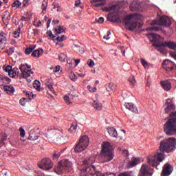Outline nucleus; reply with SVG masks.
Wrapping results in <instances>:
<instances>
[{
	"label": "nucleus",
	"instance_id": "38",
	"mask_svg": "<svg viewBox=\"0 0 176 176\" xmlns=\"http://www.w3.org/2000/svg\"><path fill=\"white\" fill-rule=\"evenodd\" d=\"M8 140V136L6 135H0V146H2L5 144L3 141H6Z\"/></svg>",
	"mask_w": 176,
	"mask_h": 176
},
{
	"label": "nucleus",
	"instance_id": "24",
	"mask_svg": "<svg viewBox=\"0 0 176 176\" xmlns=\"http://www.w3.org/2000/svg\"><path fill=\"white\" fill-rule=\"evenodd\" d=\"M106 12H113L116 13L119 10V7L116 5H113L111 6H108L104 8Z\"/></svg>",
	"mask_w": 176,
	"mask_h": 176
},
{
	"label": "nucleus",
	"instance_id": "2",
	"mask_svg": "<svg viewBox=\"0 0 176 176\" xmlns=\"http://www.w3.org/2000/svg\"><path fill=\"white\" fill-rule=\"evenodd\" d=\"M170 99H167V106L165 108V113H169L170 117L164 124V133L166 135H175L176 134V111L175 105L173 102H168Z\"/></svg>",
	"mask_w": 176,
	"mask_h": 176
},
{
	"label": "nucleus",
	"instance_id": "55",
	"mask_svg": "<svg viewBox=\"0 0 176 176\" xmlns=\"http://www.w3.org/2000/svg\"><path fill=\"white\" fill-rule=\"evenodd\" d=\"M47 86L49 90H50V91H52V93L56 92V91H54V88L53 87V85H52V84H48Z\"/></svg>",
	"mask_w": 176,
	"mask_h": 176
},
{
	"label": "nucleus",
	"instance_id": "35",
	"mask_svg": "<svg viewBox=\"0 0 176 176\" xmlns=\"http://www.w3.org/2000/svg\"><path fill=\"white\" fill-rule=\"evenodd\" d=\"M131 12H137L138 10V5L134 3V1L129 6Z\"/></svg>",
	"mask_w": 176,
	"mask_h": 176
},
{
	"label": "nucleus",
	"instance_id": "23",
	"mask_svg": "<svg viewBox=\"0 0 176 176\" xmlns=\"http://www.w3.org/2000/svg\"><path fill=\"white\" fill-rule=\"evenodd\" d=\"M107 131L109 133L111 137H113L114 138H118V131L113 127H110L107 129Z\"/></svg>",
	"mask_w": 176,
	"mask_h": 176
},
{
	"label": "nucleus",
	"instance_id": "57",
	"mask_svg": "<svg viewBox=\"0 0 176 176\" xmlns=\"http://www.w3.org/2000/svg\"><path fill=\"white\" fill-rule=\"evenodd\" d=\"M109 35H111V31L110 30L107 31V35L104 36L103 39H106V41L109 40V38H110Z\"/></svg>",
	"mask_w": 176,
	"mask_h": 176
},
{
	"label": "nucleus",
	"instance_id": "4",
	"mask_svg": "<svg viewBox=\"0 0 176 176\" xmlns=\"http://www.w3.org/2000/svg\"><path fill=\"white\" fill-rule=\"evenodd\" d=\"M100 156L105 163L113 160V158L115 157V151H113V147H112L111 143L108 142H103Z\"/></svg>",
	"mask_w": 176,
	"mask_h": 176
},
{
	"label": "nucleus",
	"instance_id": "28",
	"mask_svg": "<svg viewBox=\"0 0 176 176\" xmlns=\"http://www.w3.org/2000/svg\"><path fill=\"white\" fill-rule=\"evenodd\" d=\"M8 41V34L3 32H0V42L5 43Z\"/></svg>",
	"mask_w": 176,
	"mask_h": 176
},
{
	"label": "nucleus",
	"instance_id": "20",
	"mask_svg": "<svg viewBox=\"0 0 176 176\" xmlns=\"http://www.w3.org/2000/svg\"><path fill=\"white\" fill-rule=\"evenodd\" d=\"M161 85L166 91H170L171 90V82L168 80L161 81Z\"/></svg>",
	"mask_w": 176,
	"mask_h": 176
},
{
	"label": "nucleus",
	"instance_id": "47",
	"mask_svg": "<svg viewBox=\"0 0 176 176\" xmlns=\"http://www.w3.org/2000/svg\"><path fill=\"white\" fill-rule=\"evenodd\" d=\"M118 176H133L132 172H124L118 175Z\"/></svg>",
	"mask_w": 176,
	"mask_h": 176
},
{
	"label": "nucleus",
	"instance_id": "22",
	"mask_svg": "<svg viewBox=\"0 0 176 176\" xmlns=\"http://www.w3.org/2000/svg\"><path fill=\"white\" fill-rule=\"evenodd\" d=\"M107 21H111V23H120V19L116 18L113 14H109L107 15Z\"/></svg>",
	"mask_w": 176,
	"mask_h": 176
},
{
	"label": "nucleus",
	"instance_id": "25",
	"mask_svg": "<svg viewBox=\"0 0 176 176\" xmlns=\"http://www.w3.org/2000/svg\"><path fill=\"white\" fill-rule=\"evenodd\" d=\"M8 83H10V79L8 77H0V86H3L4 85H8Z\"/></svg>",
	"mask_w": 176,
	"mask_h": 176
},
{
	"label": "nucleus",
	"instance_id": "59",
	"mask_svg": "<svg viewBox=\"0 0 176 176\" xmlns=\"http://www.w3.org/2000/svg\"><path fill=\"white\" fill-rule=\"evenodd\" d=\"M97 21L99 23V24H102V23L104 21V17L100 16Z\"/></svg>",
	"mask_w": 176,
	"mask_h": 176
},
{
	"label": "nucleus",
	"instance_id": "21",
	"mask_svg": "<svg viewBox=\"0 0 176 176\" xmlns=\"http://www.w3.org/2000/svg\"><path fill=\"white\" fill-rule=\"evenodd\" d=\"M92 6L95 8H98V6H104L106 3L104 0H92L91 1Z\"/></svg>",
	"mask_w": 176,
	"mask_h": 176
},
{
	"label": "nucleus",
	"instance_id": "29",
	"mask_svg": "<svg viewBox=\"0 0 176 176\" xmlns=\"http://www.w3.org/2000/svg\"><path fill=\"white\" fill-rule=\"evenodd\" d=\"M41 54H43V50L42 49L36 50L32 53V57H41Z\"/></svg>",
	"mask_w": 176,
	"mask_h": 176
},
{
	"label": "nucleus",
	"instance_id": "1",
	"mask_svg": "<svg viewBox=\"0 0 176 176\" xmlns=\"http://www.w3.org/2000/svg\"><path fill=\"white\" fill-rule=\"evenodd\" d=\"M160 151H157L156 155L147 158V162L149 166L156 167L166 159V153L174 152L176 149V139L175 138H168L164 139L160 142Z\"/></svg>",
	"mask_w": 176,
	"mask_h": 176
},
{
	"label": "nucleus",
	"instance_id": "53",
	"mask_svg": "<svg viewBox=\"0 0 176 176\" xmlns=\"http://www.w3.org/2000/svg\"><path fill=\"white\" fill-rule=\"evenodd\" d=\"M25 98H22L21 99H20L19 100V104H21L22 105V107H25Z\"/></svg>",
	"mask_w": 176,
	"mask_h": 176
},
{
	"label": "nucleus",
	"instance_id": "17",
	"mask_svg": "<svg viewBox=\"0 0 176 176\" xmlns=\"http://www.w3.org/2000/svg\"><path fill=\"white\" fill-rule=\"evenodd\" d=\"M124 107L126 109L131 111V112H133V113H138V109L132 102H126L124 104Z\"/></svg>",
	"mask_w": 176,
	"mask_h": 176
},
{
	"label": "nucleus",
	"instance_id": "60",
	"mask_svg": "<svg viewBox=\"0 0 176 176\" xmlns=\"http://www.w3.org/2000/svg\"><path fill=\"white\" fill-rule=\"evenodd\" d=\"M60 71V65L56 66V67L54 69V72H58Z\"/></svg>",
	"mask_w": 176,
	"mask_h": 176
},
{
	"label": "nucleus",
	"instance_id": "46",
	"mask_svg": "<svg viewBox=\"0 0 176 176\" xmlns=\"http://www.w3.org/2000/svg\"><path fill=\"white\" fill-rule=\"evenodd\" d=\"M159 27L157 26H153V27H150V28H148L146 29V31H159Z\"/></svg>",
	"mask_w": 176,
	"mask_h": 176
},
{
	"label": "nucleus",
	"instance_id": "43",
	"mask_svg": "<svg viewBox=\"0 0 176 176\" xmlns=\"http://www.w3.org/2000/svg\"><path fill=\"white\" fill-rule=\"evenodd\" d=\"M34 49H35V46L34 47H28L25 50V54H31V53H32V50H34Z\"/></svg>",
	"mask_w": 176,
	"mask_h": 176
},
{
	"label": "nucleus",
	"instance_id": "8",
	"mask_svg": "<svg viewBox=\"0 0 176 176\" xmlns=\"http://www.w3.org/2000/svg\"><path fill=\"white\" fill-rule=\"evenodd\" d=\"M72 169V162L69 161L68 160H65L63 161H60L58 166L54 168L55 173L60 175L64 171V170H66V171H69V170Z\"/></svg>",
	"mask_w": 176,
	"mask_h": 176
},
{
	"label": "nucleus",
	"instance_id": "41",
	"mask_svg": "<svg viewBox=\"0 0 176 176\" xmlns=\"http://www.w3.org/2000/svg\"><path fill=\"white\" fill-rule=\"evenodd\" d=\"M76 50L80 53V54H83L85 53V48L83 47L75 45Z\"/></svg>",
	"mask_w": 176,
	"mask_h": 176
},
{
	"label": "nucleus",
	"instance_id": "7",
	"mask_svg": "<svg viewBox=\"0 0 176 176\" xmlns=\"http://www.w3.org/2000/svg\"><path fill=\"white\" fill-rule=\"evenodd\" d=\"M148 39L151 43H153V46H155L157 48V50L160 53H166V48L164 45H160V43H164V41H160L159 39L160 38V35L155 33H149L148 34Z\"/></svg>",
	"mask_w": 176,
	"mask_h": 176
},
{
	"label": "nucleus",
	"instance_id": "19",
	"mask_svg": "<svg viewBox=\"0 0 176 176\" xmlns=\"http://www.w3.org/2000/svg\"><path fill=\"white\" fill-rule=\"evenodd\" d=\"M38 138H39V133H36L35 129L30 131L28 140H30V141H36Z\"/></svg>",
	"mask_w": 176,
	"mask_h": 176
},
{
	"label": "nucleus",
	"instance_id": "54",
	"mask_svg": "<svg viewBox=\"0 0 176 176\" xmlns=\"http://www.w3.org/2000/svg\"><path fill=\"white\" fill-rule=\"evenodd\" d=\"M47 36H50V38H51V36H52V39L56 38V36L53 35V32H52V30L47 31Z\"/></svg>",
	"mask_w": 176,
	"mask_h": 176
},
{
	"label": "nucleus",
	"instance_id": "44",
	"mask_svg": "<svg viewBox=\"0 0 176 176\" xmlns=\"http://www.w3.org/2000/svg\"><path fill=\"white\" fill-rule=\"evenodd\" d=\"M129 82L130 85H131V86H135V78H134V76L130 77L129 78Z\"/></svg>",
	"mask_w": 176,
	"mask_h": 176
},
{
	"label": "nucleus",
	"instance_id": "56",
	"mask_svg": "<svg viewBox=\"0 0 176 176\" xmlns=\"http://www.w3.org/2000/svg\"><path fill=\"white\" fill-rule=\"evenodd\" d=\"M41 9L43 10H46V9H47V3H46L45 1L43 2L41 6Z\"/></svg>",
	"mask_w": 176,
	"mask_h": 176
},
{
	"label": "nucleus",
	"instance_id": "49",
	"mask_svg": "<svg viewBox=\"0 0 176 176\" xmlns=\"http://www.w3.org/2000/svg\"><path fill=\"white\" fill-rule=\"evenodd\" d=\"M26 96L29 100H32V98H34V94L31 91H26Z\"/></svg>",
	"mask_w": 176,
	"mask_h": 176
},
{
	"label": "nucleus",
	"instance_id": "39",
	"mask_svg": "<svg viewBox=\"0 0 176 176\" xmlns=\"http://www.w3.org/2000/svg\"><path fill=\"white\" fill-rule=\"evenodd\" d=\"M21 31V28L19 27L18 29L13 32L14 38H19L20 36V32Z\"/></svg>",
	"mask_w": 176,
	"mask_h": 176
},
{
	"label": "nucleus",
	"instance_id": "11",
	"mask_svg": "<svg viewBox=\"0 0 176 176\" xmlns=\"http://www.w3.org/2000/svg\"><path fill=\"white\" fill-rule=\"evenodd\" d=\"M153 175V169L146 164H142L140 170L139 176H152Z\"/></svg>",
	"mask_w": 176,
	"mask_h": 176
},
{
	"label": "nucleus",
	"instance_id": "51",
	"mask_svg": "<svg viewBox=\"0 0 176 176\" xmlns=\"http://www.w3.org/2000/svg\"><path fill=\"white\" fill-rule=\"evenodd\" d=\"M87 64L89 65V67H90L91 68L94 67V65H95L94 60H91V59L88 60Z\"/></svg>",
	"mask_w": 176,
	"mask_h": 176
},
{
	"label": "nucleus",
	"instance_id": "10",
	"mask_svg": "<svg viewBox=\"0 0 176 176\" xmlns=\"http://www.w3.org/2000/svg\"><path fill=\"white\" fill-rule=\"evenodd\" d=\"M151 24L157 25H163L164 27H170L171 25V19L166 16H161L159 19H154Z\"/></svg>",
	"mask_w": 176,
	"mask_h": 176
},
{
	"label": "nucleus",
	"instance_id": "13",
	"mask_svg": "<svg viewBox=\"0 0 176 176\" xmlns=\"http://www.w3.org/2000/svg\"><path fill=\"white\" fill-rule=\"evenodd\" d=\"M174 65H175V63L168 59L164 60L162 63V67L167 72L173 71L174 69Z\"/></svg>",
	"mask_w": 176,
	"mask_h": 176
},
{
	"label": "nucleus",
	"instance_id": "64",
	"mask_svg": "<svg viewBox=\"0 0 176 176\" xmlns=\"http://www.w3.org/2000/svg\"><path fill=\"white\" fill-rule=\"evenodd\" d=\"M103 176H115V174H113V173H106Z\"/></svg>",
	"mask_w": 176,
	"mask_h": 176
},
{
	"label": "nucleus",
	"instance_id": "40",
	"mask_svg": "<svg viewBox=\"0 0 176 176\" xmlns=\"http://www.w3.org/2000/svg\"><path fill=\"white\" fill-rule=\"evenodd\" d=\"M55 32L56 34H63L64 32V28L62 26H56L55 28Z\"/></svg>",
	"mask_w": 176,
	"mask_h": 176
},
{
	"label": "nucleus",
	"instance_id": "16",
	"mask_svg": "<svg viewBox=\"0 0 176 176\" xmlns=\"http://www.w3.org/2000/svg\"><path fill=\"white\" fill-rule=\"evenodd\" d=\"M27 3H28V0H16L12 3V8H20L22 5V8H27Z\"/></svg>",
	"mask_w": 176,
	"mask_h": 176
},
{
	"label": "nucleus",
	"instance_id": "32",
	"mask_svg": "<svg viewBox=\"0 0 176 176\" xmlns=\"http://www.w3.org/2000/svg\"><path fill=\"white\" fill-rule=\"evenodd\" d=\"M76 129H78V124H72L70 128L69 129V132L71 134H74L75 133H76Z\"/></svg>",
	"mask_w": 176,
	"mask_h": 176
},
{
	"label": "nucleus",
	"instance_id": "63",
	"mask_svg": "<svg viewBox=\"0 0 176 176\" xmlns=\"http://www.w3.org/2000/svg\"><path fill=\"white\" fill-rule=\"evenodd\" d=\"M34 25H35V27H41V25H42V22L41 21H38L36 24L34 23Z\"/></svg>",
	"mask_w": 176,
	"mask_h": 176
},
{
	"label": "nucleus",
	"instance_id": "15",
	"mask_svg": "<svg viewBox=\"0 0 176 176\" xmlns=\"http://www.w3.org/2000/svg\"><path fill=\"white\" fill-rule=\"evenodd\" d=\"M160 45L168 47V49H170L171 50H176V43L174 41H164V43H160Z\"/></svg>",
	"mask_w": 176,
	"mask_h": 176
},
{
	"label": "nucleus",
	"instance_id": "30",
	"mask_svg": "<svg viewBox=\"0 0 176 176\" xmlns=\"http://www.w3.org/2000/svg\"><path fill=\"white\" fill-rule=\"evenodd\" d=\"M140 63H141L142 65L144 67V69H149V67H151L150 63H148L144 58H142L140 60Z\"/></svg>",
	"mask_w": 176,
	"mask_h": 176
},
{
	"label": "nucleus",
	"instance_id": "18",
	"mask_svg": "<svg viewBox=\"0 0 176 176\" xmlns=\"http://www.w3.org/2000/svg\"><path fill=\"white\" fill-rule=\"evenodd\" d=\"M2 20L5 25H8L9 24V21H10V12L9 11L6 10L3 12Z\"/></svg>",
	"mask_w": 176,
	"mask_h": 176
},
{
	"label": "nucleus",
	"instance_id": "48",
	"mask_svg": "<svg viewBox=\"0 0 176 176\" xmlns=\"http://www.w3.org/2000/svg\"><path fill=\"white\" fill-rule=\"evenodd\" d=\"M66 38L65 35H62L61 36L56 37V41H58V42H63L65 41Z\"/></svg>",
	"mask_w": 176,
	"mask_h": 176
},
{
	"label": "nucleus",
	"instance_id": "52",
	"mask_svg": "<svg viewBox=\"0 0 176 176\" xmlns=\"http://www.w3.org/2000/svg\"><path fill=\"white\" fill-rule=\"evenodd\" d=\"M19 132L21 137H25V131L22 127L19 128Z\"/></svg>",
	"mask_w": 176,
	"mask_h": 176
},
{
	"label": "nucleus",
	"instance_id": "37",
	"mask_svg": "<svg viewBox=\"0 0 176 176\" xmlns=\"http://www.w3.org/2000/svg\"><path fill=\"white\" fill-rule=\"evenodd\" d=\"M58 58H59V60L60 61V63H65V58H67V54H65L64 53H60L58 55Z\"/></svg>",
	"mask_w": 176,
	"mask_h": 176
},
{
	"label": "nucleus",
	"instance_id": "36",
	"mask_svg": "<svg viewBox=\"0 0 176 176\" xmlns=\"http://www.w3.org/2000/svg\"><path fill=\"white\" fill-rule=\"evenodd\" d=\"M3 69L6 72H8V75L9 76H10V74L12 73V66L10 65H4L3 67Z\"/></svg>",
	"mask_w": 176,
	"mask_h": 176
},
{
	"label": "nucleus",
	"instance_id": "6",
	"mask_svg": "<svg viewBox=\"0 0 176 176\" xmlns=\"http://www.w3.org/2000/svg\"><path fill=\"white\" fill-rule=\"evenodd\" d=\"M93 163H94V161L91 160V159L85 160L83 162L82 164L85 167L80 170V176H93L97 173L96 166L94 165H90L93 164Z\"/></svg>",
	"mask_w": 176,
	"mask_h": 176
},
{
	"label": "nucleus",
	"instance_id": "26",
	"mask_svg": "<svg viewBox=\"0 0 176 176\" xmlns=\"http://www.w3.org/2000/svg\"><path fill=\"white\" fill-rule=\"evenodd\" d=\"M3 89L8 94H13L14 93V87L12 85H5Z\"/></svg>",
	"mask_w": 176,
	"mask_h": 176
},
{
	"label": "nucleus",
	"instance_id": "9",
	"mask_svg": "<svg viewBox=\"0 0 176 176\" xmlns=\"http://www.w3.org/2000/svg\"><path fill=\"white\" fill-rule=\"evenodd\" d=\"M89 137L87 135L82 136L77 144L75 146L74 151L76 153H79V152H83L89 146Z\"/></svg>",
	"mask_w": 176,
	"mask_h": 176
},
{
	"label": "nucleus",
	"instance_id": "12",
	"mask_svg": "<svg viewBox=\"0 0 176 176\" xmlns=\"http://www.w3.org/2000/svg\"><path fill=\"white\" fill-rule=\"evenodd\" d=\"M38 167L43 170H50L53 167V162L51 159L45 158L43 159L38 164Z\"/></svg>",
	"mask_w": 176,
	"mask_h": 176
},
{
	"label": "nucleus",
	"instance_id": "58",
	"mask_svg": "<svg viewBox=\"0 0 176 176\" xmlns=\"http://www.w3.org/2000/svg\"><path fill=\"white\" fill-rule=\"evenodd\" d=\"M82 3L80 2V0H78L76 1L75 6L82 8V6H80Z\"/></svg>",
	"mask_w": 176,
	"mask_h": 176
},
{
	"label": "nucleus",
	"instance_id": "27",
	"mask_svg": "<svg viewBox=\"0 0 176 176\" xmlns=\"http://www.w3.org/2000/svg\"><path fill=\"white\" fill-rule=\"evenodd\" d=\"M93 107L96 111H101L102 109V104L100 103L98 100H94Z\"/></svg>",
	"mask_w": 176,
	"mask_h": 176
},
{
	"label": "nucleus",
	"instance_id": "14",
	"mask_svg": "<svg viewBox=\"0 0 176 176\" xmlns=\"http://www.w3.org/2000/svg\"><path fill=\"white\" fill-rule=\"evenodd\" d=\"M173 166H171L169 164H165L164 165L161 176H169L171 175V173H173Z\"/></svg>",
	"mask_w": 176,
	"mask_h": 176
},
{
	"label": "nucleus",
	"instance_id": "62",
	"mask_svg": "<svg viewBox=\"0 0 176 176\" xmlns=\"http://www.w3.org/2000/svg\"><path fill=\"white\" fill-rule=\"evenodd\" d=\"M53 157H54V159H58V157H60L58 156V154L57 153V151H55V153L53 155Z\"/></svg>",
	"mask_w": 176,
	"mask_h": 176
},
{
	"label": "nucleus",
	"instance_id": "34",
	"mask_svg": "<svg viewBox=\"0 0 176 176\" xmlns=\"http://www.w3.org/2000/svg\"><path fill=\"white\" fill-rule=\"evenodd\" d=\"M140 161L141 160L140 158H133L130 162L131 167H134V166H137V164H139Z\"/></svg>",
	"mask_w": 176,
	"mask_h": 176
},
{
	"label": "nucleus",
	"instance_id": "45",
	"mask_svg": "<svg viewBox=\"0 0 176 176\" xmlns=\"http://www.w3.org/2000/svg\"><path fill=\"white\" fill-rule=\"evenodd\" d=\"M87 89L91 93H95V91H97V87H91V85H88Z\"/></svg>",
	"mask_w": 176,
	"mask_h": 176
},
{
	"label": "nucleus",
	"instance_id": "3",
	"mask_svg": "<svg viewBox=\"0 0 176 176\" xmlns=\"http://www.w3.org/2000/svg\"><path fill=\"white\" fill-rule=\"evenodd\" d=\"M19 68L14 67L12 69L11 74H10V78H16V76L19 79H27V78H30L34 74V72L31 69V66L27 63L21 64Z\"/></svg>",
	"mask_w": 176,
	"mask_h": 176
},
{
	"label": "nucleus",
	"instance_id": "33",
	"mask_svg": "<svg viewBox=\"0 0 176 176\" xmlns=\"http://www.w3.org/2000/svg\"><path fill=\"white\" fill-rule=\"evenodd\" d=\"M67 140H68V137L67 135H60L58 138V141L60 144H65V142H67Z\"/></svg>",
	"mask_w": 176,
	"mask_h": 176
},
{
	"label": "nucleus",
	"instance_id": "31",
	"mask_svg": "<svg viewBox=\"0 0 176 176\" xmlns=\"http://www.w3.org/2000/svg\"><path fill=\"white\" fill-rule=\"evenodd\" d=\"M33 87L36 89L37 91H41V82L38 80H35L33 82Z\"/></svg>",
	"mask_w": 176,
	"mask_h": 176
},
{
	"label": "nucleus",
	"instance_id": "61",
	"mask_svg": "<svg viewBox=\"0 0 176 176\" xmlns=\"http://www.w3.org/2000/svg\"><path fill=\"white\" fill-rule=\"evenodd\" d=\"M106 90H107V91H111V90H113V87H112V85L109 84V89L106 88Z\"/></svg>",
	"mask_w": 176,
	"mask_h": 176
},
{
	"label": "nucleus",
	"instance_id": "50",
	"mask_svg": "<svg viewBox=\"0 0 176 176\" xmlns=\"http://www.w3.org/2000/svg\"><path fill=\"white\" fill-rule=\"evenodd\" d=\"M69 78L72 80H73V82H75L76 79H78V77H76V75H75L74 73L70 74Z\"/></svg>",
	"mask_w": 176,
	"mask_h": 176
},
{
	"label": "nucleus",
	"instance_id": "5",
	"mask_svg": "<svg viewBox=\"0 0 176 176\" xmlns=\"http://www.w3.org/2000/svg\"><path fill=\"white\" fill-rule=\"evenodd\" d=\"M140 15L133 14L126 16L124 19L125 28L129 31H134L138 27H141V23H138Z\"/></svg>",
	"mask_w": 176,
	"mask_h": 176
},
{
	"label": "nucleus",
	"instance_id": "42",
	"mask_svg": "<svg viewBox=\"0 0 176 176\" xmlns=\"http://www.w3.org/2000/svg\"><path fill=\"white\" fill-rule=\"evenodd\" d=\"M69 94L65 95L64 97V100L65 101L66 104H67V105H71V104H72V102H71V100H69Z\"/></svg>",
	"mask_w": 176,
	"mask_h": 176
}]
</instances>
